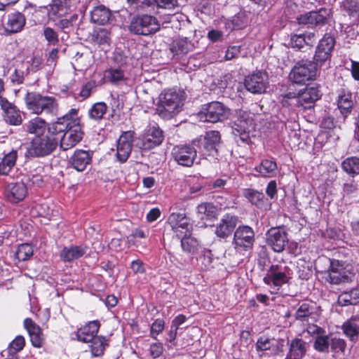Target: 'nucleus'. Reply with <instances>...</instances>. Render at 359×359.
<instances>
[{
	"instance_id": "nucleus-41",
	"label": "nucleus",
	"mask_w": 359,
	"mask_h": 359,
	"mask_svg": "<svg viewBox=\"0 0 359 359\" xmlns=\"http://www.w3.org/2000/svg\"><path fill=\"white\" fill-rule=\"evenodd\" d=\"M107 110V104L103 102L95 103L88 111L90 119L99 121L103 118Z\"/></svg>"
},
{
	"instance_id": "nucleus-29",
	"label": "nucleus",
	"mask_w": 359,
	"mask_h": 359,
	"mask_svg": "<svg viewBox=\"0 0 359 359\" xmlns=\"http://www.w3.org/2000/svg\"><path fill=\"white\" fill-rule=\"evenodd\" d=\"M25 22V17L21 13L15 12L11 13L8 16L5 30L8 33H17L23 28Z\"/></svg>"
},
{
	"instance_id": "nucleus-30",
	"label": "nucleus",
	"mask_w": 359,
	"mask_h": 359,
	"mask_svg": "<svg viewBox=\"0 0 359 359\" xmlns=\"http://www.w3.org/2000/svg\"><path fill=\"white\" fill-rule=\"evenodd\" d=\"M341 329L350 341L356 342L359 338V318H351L345 321Z\"/></svg>"
},
{
	"instance_id": "nucleus-28",
	"label": "nucleus",
	"mask_w": 359,
	"mask_h": 359,
	"mask_svg": "<svg viewBox=\"0 0 359 359\" xmlns=\"http://www.w3.org/2000/svg\"><path fill=\"white\" fill-rule=\"evenodd\" d=\"M289 350L285 359H302L306 352V343L302 339L295 338L288 343Z\"/></svg>"
},
{
	"instance_id": "nucleus-49",
	"label": "nucleus",
	"mask_w": 359,
	"mask_h": 359,
	"mask_svg": "<svg viewBox=\"0 0 359 359\" xmlns=\"http://www.w3.org/2000/svg\"><path fill=\"white\" fill-rule=\"evenodd\" d=\"M330 338L327 335L316 336L313 347L319 352H328Z\"/></svg>"
},
{
	"instance_id": "nucleus-48",
	"label": "nucleus",
	"mask_w": 359,
	"mask_h": 359,
	"mask_svg": "<svg viewBox=\"0 0 359 359\" xmlns=\"http://www.w3.org/2000/svg\"><path fill=\"white\" fill-rule=\"evenodd\" d=\"M33 255V248L27 243H23L18 246L15 252V257L19 261H25Z\"/></svg>"
},
{
	"instance_id": "nucleus-12",
	"label": "nucleus",
	"mask_w": 359,
	"mask_h": 359,
	"mask_svg": "<svg viewBox=\"0 0 359 359\" xmlns=\"http://www.w3.org/2000/svg\"><path fill=\"white\" fill-rule=\"evenodd\" d=\"M291 278L289 269L286 266L278 264H272L264 281L267 285H273L276 287H280L282 285L288 283Z\"/></svg>"
},
{
	"instance_id": "nucleus-1",
	"label": "nucleus",
	"mask_w": 359,
	"mask_h": 359,
	"mask_svg": "<svg viewBox=\"0 0 359 359\" xmlns=\"http://www.w3.org/2000/svg\"><path fill=\"white\" fill-rule=\"evenodd\" d=\"M185 99L186 94L182 90H165L159 95L156 111L163 119H170L182 111Z\"/></svg>"
},
{
	"instance_id": "nucleus-18",
	"label": "nucleus",
	"mask_w": 359,
	"mask_h": 359,
	"mask_svg": "<svg viewBox=\"0 0 359 359\" xmlns=\"http://www.w3.org/2000/svg\"><path fill=\"white\" fill-rule=\"evenodd\" d=\"M287 241V233L280 228H271L266 233V243L275 252H282Z\"/></svg>"
},
{
	"instance_id": "nucleus-37",
	"label": "nucleus",
	"mask_w": 359,
	"mask_h": 359,
	"mask_svg": "<svg viewBox=\"0 0 359 359\" xmlns=\"http://www.w3.org/2000/svg\"><path fill=\"white\" fill-rule=\"evenodd\" d=\"M197 213L201 219H212L217 217L216 207L210 203H204L198 205Z\"/></svg>"
},
{
	"instance_id": "nucleus-11",
	"label": "nucleus",
	"mask_w": 359,
	"mask_h": 359,
	"mask_svg": "<svg viewBox=\"0 0 359 359\" xmlns=\"http://www.w3.org/2000/svg\"><path fill=\"white\" fill-rule=\"evenodd\" d=\"M255 241V233L248 226H239L234 232V248L237 251H247L252 248Z\"/></svg>"
},
{
	"instance_id": "nucleus-19",
	"label": "nucleus",
	"mask_w": 359,
	"mask_h": 359,
	"mask_svg": "<svg viewBox=\"0 0 359 359\" xmlns=\"http://www.w3.org/2000/svg\"><path fill=\"white\" fill-rule=\"evenodd\" d=\"M320 97V90L317 87H306L298 92L297 106L304 109H310L314 107L315 102Z\"/></svg>"
},
{
	"instance_id": "nucleus-46",
	"label": "nucleus",
	"mask_w": 359,
	"mask_h": 359,
	"mask_svg": "<svg viewBox=\"0 0 359 359\" xmlns=\"http://www.w3.org/2000/svg\"><path fill=\"white\" fill-rule=\"evenodd\" d=\"M342 169L349 175L359 173V158H345L341 163Z\"/></svg>"
},
{
	"instance_id": "nucleus-53",
	"label": "nucleus",
	"mask_w": 359,
	"mask_h": 359,
	"mask_svg": "<svg viewBox=\"0 0 359 359\" xmlns=\"http://www.w3.org/2000/svg\"><path fill=\"white\" fill-rule=\"evenodd\" d=\"M231 22L232 24V29H238L247 25L248 19L244 13H239L232 18Z\"/></svg>"
},
{
	"instance_id": "nucleus-20",
	"label": "nucleus",
	"mask_w": 359,
	"mask_h": 359,
	"mask_svg": "<svg viewBox=\"0 0 359 359\" xmlns=\"http://www.w3.org/2000/svg\"><path fill=\"white\" fill-rule=\"evenodd\" d=\"M78 109H72L65 115L57 118V121L52 123L51 129L55 133H65L67 130L79 123L76 118Z\"/></svg>"
},
{
	"instance_id": "nucleus-23",
	"label": "nucleus",
	"mask_w": 359,
	"mask_h": 359,
	"mask_svg": "<svg viewBox=\"0 0 359 359\" xmlns=\"http://www.w3.org/2000/svg\"><path fill=\"white\" fill-rule=\"evenodd\" d=\"M0 106L5 114V120L11 125L19 126L22 122L20 111L7 99H1Z\"/></svg>"
},
{
	"instance_id": "nucleus-15",
	"label": "nucleus",
	"mask_w": 359,
	"mask_h": 359,
	"mask_svg": "<svg viewBox=\"0 0 359 359\" xmlns=\"http://www.w3.org/2000/svg\"><path fill=\"white\" fill-rule=\"evenodd\" d=\"M168 222L177 236L191 235L193 225L185 215L173 212L169 216Z\"/></svg>"
},
{
	"instance_id": "nucleus-3",
	"label": "nucleus",
	"mask_w": 359,
	"mask_h": 359,
	"mask_svg": "<svg viewBox=\"0 0 359 359\" xmlns=\"http://www.w3.org/2000/svg\"><path fill=\"white\" fill-rule=\"evenodd\" d=\"M176 157H202L219 155V147L212 143H208L202 139L194 140L191 144L178 146L174 149Z\"/></svg>"
},
{
	"instance_id": "nucleus-34",
	"label": "nucleus",
	"mask_w": 359,
	"mask_h": 359,
	"mask_svg": "<svg viewBox=\"0 0 359 359\" xmlns=\"http://www.w3.org/2000/svg\"><path fill=\"white\" fill-rule=\"evenodd\" d=\"M359 302V287L342 292L338 297V304L341 306L356 304Z\"/></svg>"
},
{
	"instance_id": "nucleus-2",
	"label": "nucleus",
	"mask_w": 359,
	"mask_h": 359,
	"mask_svg": "<svg viewBox=\"0 0 359 359\" xmlns=\"http://www.w3.org/2000/svg\"><path fill=\"white\" fill-rule=\"evenodd\" d=\"M27 109L32 114L55 115L57 110L56 99L37 92H28L24 97Z\"/></svg>"
},
{
	"instance_id": "nucleus-4",
	"label": "nucleus",
	"mask_w": 359,
	"mask_h": 359,
	"mask_svg": "<svg viewBox=\"0 0 359 359\" xmlns=\"http://www.w3.org/2000/svg\"><path fill=\"white\" fill-rule=\"evenodd\" d=\"M160 29L157 18L147 14L137 15L133 17L129 25L130 32L136 35L149 36Z\"/></svg>"
},
{
	"instance_id": "nucleus-57",
	"label": "nucleus",
	"mask_w": 359,
	"mask_h": 359,
	"mask_svg": "<svg viewBox=\"0 0 359 359\" xmlns=\"http://www.w3.org/2000/svg\"><path fill=\"white\" fill-rule=\"evenodd\" d=\"M107 77L112 83H117L124 79L123 72L117 68H111L107 72Z\"/></svg>"
},
{
	"instance_id": "nucleus-32",
	"label": "nucleus",
	"mask_w": 359,
	"mask_h": 359,
	"mask_svg": "<svg viewBox=\"0 0 359 359\" xmlns=\"http://www.w3.org/2000/svg\"><path fill=\"white\" fill-rule=\"evenodd\" d=\"M26 131L37 137L43 135L47 130L46 121L41 117H35L31 119L26 125Z\"/></svg>"
},
{
	"instance_id": "nucleus-58",
	"label": "nucleus",
	"mask_w": 359,
	"mask_h": 359,
	"mask_svg": "<svg viewBox=\"0 0 359 359\" xmlns=\"http://www.w3.org/2000/svg\"><path fill=\"white\" fill-rule=\"evenodd\" d=\"M165 327V322L162 319H156L151 326L150 335L156 339L157 336L163 332Z\"/></svg>"
},
{
	"instance_id": "nucleus-51",
	"label": "nucleus",
	"mask_w": 359,
	"mask_h": 359,
	"mask_svg": "<svg viewBox=\"0 0 359 359\" xmlns=\"http://www.w3.org/2000/svg\"><path fill=\"white\" fill-rule=\"evenodd\" d=\"M330 346L332 351L334 353L341 352L344 353L346 350V343L344 339L337 337L330 339Z\"/></svg>"
},
{
	"instance_id": "nucleus-64",
	"label": "nucleus",
	"mask_w": 359,
	"mask_h": 359,
	"mask_svg": "<svg viewBox=\"0 0 359 359\" xmlns=\"http://www.w3.org/2000/svg\"><path fill=\"white\" fill-rule=\"evenodd\" d=\"M163 346L161 343H153L149 347V353L153 358H159L163 352Z\"/></svg>"
},
{
	"instance_id": "nucleus-8",
	"label": "nucleus",
	"mask_w": 359,
	"mask_h": 359,
	"mask_svg": "<svg viewBox=\"0 0 359 359\" xmlns=\"http://www.w3.org/2000/svg\"><path fill=\"white\" fill-rule=\"evenodd\" d=\"M354 274L348 266H344L339 260H330L326 280L332 284L351 281Z\"/></svg>"
},
{
	"instance_id": "nucleus-22",
	"label": "nucleus",
	"mask_w": 359,
	"mask_h": 359,
	"mask_svg": "<svg viewBox=\"0 0 359 359\" xmlns=\"http://www.w3.org/2000/svg\"><path fill=\"white\" fill-rule=\"evenodd\" d=\"M238 223V217L235 215H225L215 229V234L217 237L225 238L229 237Z\"/></svg>"
},
{
	"instance_id": "nucleus-61",
	"label": "nucleus",
	"mask_w": 359,
	"mask_h": 359,
	"mask_svg": "<svg viewBox=\"0 0 359 359\" xmlns=\"http://www.w3.org/2000/svg\"><path fill=\"white\" fill-rule=\"evenodd\" d=\"M25 346V339L22 336L16 337L10 344L9 351L11 353H15L21 351Z\"/></svg>"
},
{
	"instance_id": "nucleus-62",
	"label": "nucleus",
	"mask_w": 359,
	"mask_h": 359,
	"mask_svg": "<svg viewBox=\"0 0 359 359\" xmlns=\"http://www.w3.org/2000/svg\"><path fill=\"white\" fill-rule=\"evenodd\" d=\"M211 255L210 251L204 250L203 255L199 257L198 261L203 269L207 270L210 267L212 260Z\"/></svg>"
},
{
	"instance_id": "nucleus-36",
	"label": "nucleus",
	"mask_w": 359,
	"mask_h": 359,
	"mask_svg": "<svg viewBox=\"0 0 359 359\" xmlns=\"http://www.w3.org/2000/svg\"><path fill=\"white\" fill-rule=\"evenodd\" d=\"M193 44L187 38H181L173 41L170 50L175 55H184L192 50Z\"/></svg>"
},
{
	"instance_id": "nucleus-9",
	"label": "nucleus",
	"mask_w": 359,
	"mask_h": 359,
	"mask_svg": "<svg viewBox=\"0 0 359 359\" xmlns=\"http://www.w3.org/2000/svg\"><path fill=\"white\" fill-rule=\"evenodd\" d=\"M335 45V39L331 34H325L320 40L313 57L315 63L321 66L331 58V53Z\"/></svg>"
},
{
	"instance_id": "nucleus-25",
	"label": "nucleus",
	"mask_w": 359,
	"mask_h": 359,
	"mask_svg": "<svg viewBox=\"0 0 359 359\" xmlns=\"http://www.w3.org/2000/svg\"><path fill=\"white\" fill-rule=\"evenodd\" d=\"M6 190L7 197L12 203L22 201L27 194V188L23 182L10 183Z\"/></svg>"
},
{
	"instance_id": "nucleus-24",
	"label": "nucleus",
	"mask_w": 359,
	"mask_h": 359,
	"mask_svg": "<svg viewBox=\"0 0 359 359\" xmlns=\"http://www.w3.org/2000/svg\"><path fill=\"white\" fill-rule=\"evenodd\" d=\"M24 325L30 337V340L34 347L39 348L43 342V335L40 327L31 318H26Z\"/></svg>"
},
{
	"instance_id": "nucleus-45",
	"label": "nucleus",
	"mask_w": 359,
	"mask_h": 359,
	"mask_svg": "<svg viewBox=\"0 0 359 359\" xmlns=\"http://www.w3.org/2000/svg\"><path fill=\"white\" fill-rule=\"evenodd\" d=\"M90 342H92V353L95 356H100L102 355L106 346H107V339L102 337H97Z\"/></svg>"
},
{
	"instance_id": "nucleus-40",
	"label": "nucleus",
	"mask_w": 359,
	"mask_h": 359,
	"mask_svg": "<svg viewBox=\"0 0 359 359\" xmlns=\"http://www.w3.org/2000/svg\"><path fill=\"white\" fill-rule=\"evenodd\" d=\"M91 39L95 43L99 46H109L111 43V33L106 29L100 28L93 31Z\"/></svg>"
},
{
	"instance_id": "nucleus-7",
	"label": "nucleus",
	"mask_w": 359,
	"mask_h": 359,
	"mask_svg": "<svg viewBox=\"0 0 359 359\" xmlns=\"http://www.w3.org/2000/svg\"><path fill=\"white\" fill-rule=\"evenodd\" d=\"M253 128V119L247 111L240 110L237 112L236 119L232 126V133L243 142L250 138L249 133Z\"/></svg>"
},
{
	"instance_id": "nucleus-14",
	"label": "nucleus",
	"mask_w": 359,
	"mask_h": 359,
	"mask_svg": "<svg viewBox=\"0 0 359 359\" xmlns=\"http://www.w3.org/2000/svg\"><path fill=\"white\" fill-rule=\"evenodd\" d=\"M268 83V75L262 71L249 75L245 78L244 83L246 90L253 94L264 93Z\"/></svg>"
},
{
	"instance_id": "nucleus-54",
	"label": "nucleus",
	"mask_w": 359,
	"mask_h": 359,
	"mask_svg": "<svg viewBox=\"0 0 359 359\" xmlns=\"http://www.w3.org/2000/svg\"><path fill=\"white\" fill-rule=\"evenodd\" d=\"M343 8L350 15H355L359 13V4L356 0H344Z\"/></svg>"
},
{
	"instance_id": "nucleus-52",
	"label": "nucleus",
	"mask_w": 359,
	"mask_h": 359,
	"mask_svg": "<svg viewBox=\"0 0 359 359\" xmlns=\"http://www.w3.org/2000/svg\"><path fill=\"white\" fill-rule=\"evenodd\" d=\"M91 158H69L68 163L79 172L83 171Z\"/></svg>"
},
{
	"instance_id": "nucleus-33",
	"label": "nucleus",
	"mask_w": 359,
	"mask_h": 359,
	"mask_svg": "<svg viewBox=\"0 0 359 359\" xmlns=\"http://www.w3.org/2000/svg\"><path fill=\"white\" fill-rule=\"evenodd\" d=\"M353 106V95L350 92L342 90L339 95L338 107L341 113L346 117Z\"/></svg>"
},
{
	"instance_id": "nucleus-27",
	"label": "nucleus",
	"mask_w": 359,
	"mask_h": 359,
	"mask_svg": "<svg viewBox=\"0 0 359 359\" xmlns=\"http://www.w3.org/2000/svg\"><path fill=\"white\" fill-rule=\"evenodd\" d=\"M256 347L257 351L269 350L273 354H278L283 351V341L260 337L257 341Z\"/></svg>"
},
{
	"instance_id": "nucleus-5",
	"label": "nucleus",
	"mask_w": 359,
	"mask_h": 359,
	"mask_svg": "<svg viewBox=\"0 0 359 359\" xmlns=\"http://www.w3.org/2000/svg\"><path fill=\"white\" fill-rule=\"evenodd\" d=\"M315 62L309 60H302L295 63L290 74V80L297 84H304L314 79L316 74Z\"/></svg>"
},
{
	"instance_id": "nucleus-10",
	"label": "nucleus",
	"mask_w": 359,
	"mask_h": 359,
	"mask_svg": "<svg viewBox=\"0 0 359 359\" xmlns=\"http://www.w3.org/2000/svg\"><path fill=\"white\" fill-rule=\"evenodd\" d=\"M57 142L50 138L34 140L27 147L25 157H42L48 156L56 148Z\"/></svg>"
},
{
	"instance_id": "nucleus-42",
	"label": "nucleus",
	"mask_w": 359,
	"mask_h": 359,
	"mask_svg": "<svg viewBox=\"0 0 359 359\" xmlns=\"http://www.w3.org/2000/svg\"><path fill=\"white\" fill-rule=\"evenodd\" d=\"M277 170L276 163L270 158H264L257 168L258 172L266 177L273 176Z\"/></svg>"
},
{
	"instance_id": "nucleus-44",
	"label": "nucleus",
	"mask_w": 359,
	"mask_h": 359,
	"mask_svg": "<svg viewBox=\"0 0 359 359\" xmlns=\"http://www.w3.org/2000/svg\"><path fill=\"white\" fill-rule=\"evenodd\" d=\"M314 306L312 303H302L297 310L294 317L297 320H305L314 312Z\"/></svg>"
},
{
	"instance_id": "nucleus-56",
	"label": "nucleus",
	"mask_w": 359,
	"mask_h": 359,
	"mask_svg": "<svg viewBox=\"0 0 359 359\" xmlns=\"http://www.w3.org/2000/svg\"><path fill=\"white\" fill-rule=\"evenodd\" d=\"M15 164V158H0V175H8Z\"/></svg>"
},
{
	"instance_id": "nucleus-6",
	"label": "nucleus",
	"mask_w": 359,
	"mask_h": 359,
	"mask_svg": "<svg viewBox=\"0 0 359 359\" xmlns=\"http://www.w3.org/2000/svg\"><path fill=\"white\" fill-rule=\"evenodd\" d=\"M229 115V109L222 102H212L203 107L198 117L203 122L217 123L227 119Z\"/></svg>"
},
{
	"instance_id": "nucleus-63",
	"label": "nucleus",
	"mask_w": 359,
	"mask_h": 359,
	"mask_svg": "<svg viewBox=\"0 0 359 359\" xmlns=\"http://www.w3.org/2000/svg\"><path fill=\"white\" fill-rule=\"evenodd\" d=\"M202 140L208 143H212V144L219 147V143L220 141V134L216 130L209 131L206 133L205 137L202 139Z\"/></svg>"
},
{
	"instance_id": "nucleus-39",
	"label": "nucleus",
	"mask_w": 359,
	"mask_h": 359,
	"mask_svg": "<svg viewBox=\"0 0 359 359\" xmlns=\"http://www.w3.org/2000/svg\"><path fill=\"white\" fill-rule=\"evenodd\" d=\"M85 253V250L79 246H71L69 248H64L60 253L62 260L70 262L74 259H79Z\"/></svg>"
},
{
	"instance_id": "nucleus-13",
	"label": "nucleus",
	"mask_w": 359,
	"mask_h": 359,
	"mask_svg": "<svg viewBox=\"0 0 359 359\" xmlns=\"http://www.w3.org/2000/svg\"><path fill=\"white\" fill-rule=\"evenodd\" d=\"M330 15V10L321 8L318 11H312L297 18L299 24L306 25L309 27L322 26L327 23Z\"/></svg>"
},
{
	"instance_id": "nucleus-26",
	"label": "nucleus",
	"mask_w": 359,
	"mask_h": 359,
	"mask_svg": "<svg viewBox=\"0 0 359 359\" xmlns=\"http://www.w3.org/2000/svg\"><path fill=\"white\" fill-rule=\"evenodd\" d=\"M100 324L97 320H93L81 327L77 331L78 339L81 341L90 342L96 337Z\"/></svg>"
},
{
	"instance_id": "nucleus-16",
	"label": "nucleus",
	"mask_w": 359,
	"mask_h": 359,
	"mask_svg": "<svg viewBox=\"0 0 359 359\" xmlns=\"http://www.w3.org/2000/svg\"><path fill=\"white\" fill-rule=\"evenodd\" d=\"M163 140V131L158 126H149L142 136V149L149 150L160 145Z\"/></svg>"
},
{
	"instance_id": "nucleus-21",
	"label": "nucleus",
	"mask_w": 359,
	"mask_h": 359,
	"mask_svg": "<svg viewBox=\"0 0 359 359\" xmlns=\"http://www.w3.org/2000/svg\"><path fill=\"white\" fill-rule=\"evenodd\" d=\"M83 135V133L80 125L78 123L76 126H73V127L67 130L61 137V148L64 150H67L73 147L81 140Z\"/></svg>"
},
{
	"instance_id": "nucleus-38",
	"label": "nucleus",
	"mask_w": 359,
	"mask_h": 359,
	"mask_svg": "<svg viewBox=\"0 0 359 359\" xmlns=\"http://www.w3.org/2000/svg\"><path fill=\"white\" fill-rule=\"evenodd\" d=\"M29 74V67L27 66L23 62L17 65L14 72L11 75L10 79L13 84H22L24 82L25 78Z\"/></svg>"
},
{
	"instance_id": "nucleus-47",
	"label": "nucleus",
	"mask_w": 359,
	"mask_h": 359,
	"mask_svg": "<svg viewBox=\"0 0 359 359\" xmlns=\"http://www.w3.org/2000/svg\"><path fill=\"white\" fill-rule=\"evenodd\" d=\"M181 246L184 251L194 253L199 246L198 241L190 235L186 236L182 238Z\"/></svg>"
},
{
	"instance_id": "nucleus-17",
	"label": "nucleus",
	"mask_w": 359,
	"mask_h": 359,
	"mask_svg": "<svg viewBox=\"0 0 359 359\" xmlns=\"http://www.w3.org/2000/svg\"><path fill=\"white\" fill-rule=\"evenodd\" d=\"M133 137V132L123 133L117 141L116 149L111 148L108 154L116 157H128L132 151Z\"/></svg>"
},
{
	"instance_id": "nucleus-60",
	"label": "nucleus",
	"mask_w": 359,
	"mask_h": 359,
	"mask_svg": "<svg viewBox=\"0 0 359 359\" xmlns=\"http://www.w3.org/2000/svg\"><path fill=\"white\" fill-rule=\"evenodd\" d=\"M157 8L172 10L178 7V0H155Z\"/></svg>"
},
{
	"instance_id": "nucleus-55",
	"label": "nucleus",
	"mask_w": 359,
	"mask_h": 359,
	"mask_svg": "<svg viewBox=\"0 0 359 359\" xmlns=\"http://www.w3.org/2000/svg\"><path fill=\"white\" fill-rule=\"evenodd\" d=\"M281 97L282 99L280 102L283 107H288L292 105L297 106L298 93L289 92L285 95H281Z\"/></svg>"
},
{
	"instance_id": "nucleus-50",
	"label": "nucleus",
	"mask_w": 359,
	"mask_h": 359,
	"mask_svg": "<svg viewBox=\"0 0 359 359\" xmlns=\"http://www.w3.org/2000/svg\"><path fill=\"white\" fill-rule=\"evenodd\" d=\"M43 36L48 45L55 46L59 43V36L57 32L50 27L43 28Z\"/></svg>"
},
{
	"instance_id": "nucleus-31",
	"label": "nucleus",
	"mask_w": 359,
	"mask_h": 359,
	"mask_svg": "<svg viewBox=\"0 0 359 359\" xmlns=\"http://www.w3.org/2000/svg\"><path fill=\"white\" fill-rule=\"evenodd\" d=\"M111 13L109 8L103 5H100L93 8L90 12V20L97 25H104L109 21Z\"/></svg>"
},
{
	"instance_id": "nucleus-43",
	"label": "nucleus",
	"mask_w": 359,
	"mask_h": 359,
	"mask_svg": "<svg viewBox=\"0 0 359 359\" xmlns=\"http://www.w3.org/2000/svg\"><path fill=\"white\" fill-rule=\"evenodd\" d=\"M243 196L253 205L257 207H262L264 205V196L262 193L251 189L243 190Z\"/></svg>"
},
{
	"instance_id": "nucleus-59",
	"label": "nucleus",
	"mask_w": 359,
	"mask_h": 359,
	"mask_svg": "<svg viewBox=\"0 0 359 359\" xmlns=\"http://www.w3.org/2000/svg\"><path fill=\"white\" fill-rule=\"evenodd\" d=\"M306 44L305 34H292L290 36V46L300 50Z\"/></svg>"
},
{
	"instance_id": "nucleus-35",
	"label": "nucleus",
	"mask_w": 359,
	"mask_h": 359,
	"mask_svg": "<svg viewBox=\"0 0 359 359\" xmlns=\"http://www.w3.org/2000/svg\"><path fill=\"white\" fill-rule=\"evenodd\" d=\"M67 11V0H53L48 10L49 18L54 20V18L62 17Z\"/></svg>"
}]
</instances>
